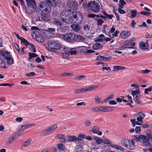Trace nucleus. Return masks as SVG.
I'll use <instances>...</instances> for the list:
<instances>
[{"label":"nucleus","instance_id":"4468645a","mask_svg":"<svg viewBox=\"0 0 152 152\" xmlns=\"http://www.w3.org/2000/svg\"><path fill=\"white\" fill-rule=\"evenodd\" d=\"M130 142V140L126 138L123 139L121 141V145L126 148H127L128 146V143Z\"/></svg>","mask_w":152,"mask_h":152},{"label":"nucleus","instance_id":"58836bf2","mask_svg":"<svg viewBox=\"0 0 152 152\" xmlns=\"http://www.w3.org/2000/svg\"><path fill=\"white\" fill-rule=\"evenodd\" d=\"M128 145L127 147V148L131 150H133L135 148V145H133L131 143V141L130 140V142L128 143Z\"/></svg>","mask_w":152,"mask_h":152},{"label":"nucleus","instance_id":"5fc2aeb1","mask_svg":"<svg viewBox=\"0 0 152 152\" xmlns=\"http://www.w3.org/2000/svg\"><path fill=\"white\" fill-rule=\"evenodd\" d=\"M85 77V76L84 75H80L77 76L75 77L74 78V79L77 80H81L83 78Z\"/></svg>","mask_w":152,"mask_h":152},{"label":"nucleus","instance_id":"774afa93","mask_svg":"<svg viewBox=\"0 0 152 152\" xmlns=\"http://www.w3.org/2000/svg\"><path fill=\"white\" fill-rule=\"evenodd\" d=\"M96 21H97V25H101L102 24L104 23V21L103 20L101 19H99V20H96Z\"/></svg>","mask_w":152,"mask_h":152},{"label":"nucleus","instance_id":"a211bd4d","mask_svg":"<svg viewBox=\"0 0 152 152\" xmlns=\"http://www.w3.org/2000/svg\"><path fill=\"white\" fill-rule=\"evenodd\" d=\"M73 24L71 26V27L72 29L75 32H78L80 29V26L78 25V24ZM80 23H79V24Z\"/></svg>","mask_w":152,"mask_h":152},{"label":"nucleus","instance_id":"7ed1b4c3","mask_svg":"<svg viewBox=\"0 0 152 152\" xmlns=\"http://www.w3.org/2000/svg\"><path fill=\"white\" fill-rule=\"evenodd\" d=\"M57 125L55 124L51 126L46 128L41 132V136H44L53 133L57 128Z\"/></svg>","mask_w":152,"mask_h":152},{"label":"nucleus","instance_id":"680f3d73","mask_svg":"<svg viewBox=\"0 0 152 152\" xmlns=\"http://www.w3.org/2000/svg\"><path fill=\"white\" fill-rule=\"evenodd\" d=\"M86 126L88 127L91 126V123L90 121L89 120H87L84 122Z\"/></svg>","mask_w":152,"mask_h":152},{"label":"nucleus","instance_id":"f03ea898","mask_svg":"<svg viewBox=\"0 0 152 152\" xmlns=\"http://www.w3.org/2000/svg\"><path fill=\"white\" fill-rule=\"evenodd\" d=\"M57 4L56 0H46V2L41 3L39 9L42 11L41 17L42 20L47 22L50 20V16L48 14L51 11V7H55Z\"/></svg>","mask_w":152,"mask_h":152},{"label":"nucleus","instance_id":"052dcab7","mask_svg":"<svg viewBox=\"0 0 152 152\" xmlns=\"http://www.w3.org/2000/svg\"><path fill=\"white\" fill-rule=\"evenodd\" d=\"M36 75L35 73L34 72H31L29 73H27L26 75L27 77H32Z\"/></svg>","mask_w":152,"mask_h":152},{"label":"nucleus","instance_id":"72a5a7b5","mask_svg":"<svg viewBox=\"0 0 152 152\" xmlns=\"http://www.w3.org/2000/svg\"><path fill=\"white\" fill-rule=\"evenodd\" d=\"M140 97V94L134 96V100L136 104H140V102L139 101V99Z\"/></svg>","mask_w":152,"mask_h":152},{"label":"nucleus","instance_id":"393cba45","mask_svg":"<svg viewBox=\"0 0 152 152\" xmlns=\"http://www.w3.org/2000/svg\"><path fill=\"white\" fill-rule=\"evenodd\" d=\"M113 108L110 107H102V112H109L113 110Z\"/></svg>","mask_w":152,"mask_h":152},{"label":"nucleus","instance_id":"f3484780","mask_svg":"<svg viewBox=\"0 0 152 152\" xmlns=\"http://www.w3.org/2000/svg\"><path fill=\"white\" fill-rule=\"evenodd\" d=\"M75 42H83L85 40V38L80 35L75 34Z\"/></svg>","mask_w":152,"mask_h":152},{"label":"nucleus","instance_id":"69168bd1","mask_svg":"<svg viewBox=\"0 0 152 152\" xmlns=\"http://www.w3.org/2000/svg\"><path fill=\"white\" fill-rule=\"evenodd\" d=\"M150 72V70L146 69L145 70H142L141 71L140 73L143 74H145L149 73Z\"/></svg>","mask_w":152,"mask_h":152},{"label":"nucleus","instance_id":"338daca9","mask_svg":"<svg viewBox=\"0 0 152 152\" xmlns=\"http://www.w3.org/2000/svg\"><path fill=\"white\" fill-rule=\"evenodd\" d=\"M110 141L107 139L102 140V142H103L105 144H110Z\"/></svg>","mask_w":152,"mask_h":152},{"label":"nucleus","instance_id":"bf43d9fd","mask_svg":"<svg viewBox=\"0 0 152 152\" xmlns=\"http://www.w3.org/2000/svg\"><path fill=\"white\" fill-rule=\"evenodd\" d=\"M31 141V139L28 140L27 141L24 142L23 146L25 147H26L28 145Z\"/></svg>","mask_w":152,"mask_h":152},{"label":"nucleus","instance_id":"f257e3e1","mask_svg":"<svg viewBox=\"0 0 152 152\" xmlns=\"http://www.w3.org/2000/svg\"><path fill=\"white\" fill-rule=\"evenodd\" d=\"M60 16L62 20L68 24L80 23L83 20L82 16L80 12H72L71 9L63 11Z\"/></svg>","mask_w":152,"mask_h":152},{"label":"nucleus","instance_id":"e2e57ef3","mask_svg":"<svg viewBox=\"0 0 152 152\" xmlns=\"http://www.w3.org/2000/svg\"><path fill=\"white\" fill-rule=\"evenodd\" d=\"M135 131L136 133L139 134L141 132L140 127V126H137L135 128Z\"/></svg>","mask_w":152,"mask_h":152},{"label":"nucleus","instance_id":"864d4df0","mask_svg":"<svg viewBox=\"0 0 152 152\" xmlns=\"http://www.w3.org/2000/svg\"><path fill=\"white\" fill-rule=\"evenodd\" d=\"M83 28L85 31H87L90 29V26L88 25H85L83 26Z\"/></svg>","mask_w":152,"mask_h":152},{"label":"nucleus","instance_id":"20e7f679","mask_svg":"<svg viewBox=\"0 0 152 152\" xmlns=\"http://www.w3.org/2000/svg\"><path fill=\"white\" fill-rule=\"evenodd\" d=\"M75 34L69 33L62 35V37L65 41L68 42H75Z\"/></svg>","mask_w":152,"mask_h":152},{"label":"nucleus","instance_id":"6e6d98bb","mask_svg":"<svg viewBox=\"0 0 152 152\" xmlns=\"http://www.w3.org/2000/svg\"><path fill=\"white\" fill-rule=\"evenodd\" d=\"M105 37L104 36L103 34H101L98 37L96 41L98 42H102L103 40V39L102 38H100V37H102L103 38H104Z\"/></svg>","mask_w":152,"mask_h":152},{"label":"nucleus","instance_id":"4d7b16f0","mask_svg":"<svg viewBox=\"0 0 152 152\" xmlns=\"http://www.w3.org/2000/svg\"><path fill=\"white\" fill-rule=\"evenodd\" d=\"M114 96V95L113 94H110L104 100V102H106L107 101H108L109 99H113Z\"/></svg>","mask_w":152,"mask_h":152},{"label":"nucleus","instance_id":"49530a36","mask_svg":"<svg viewBox=\"0 0 152 152\" xmlns=\"http://www.w3.org/2000/svg\"><path fill=\"white\" fill-rule=\"evenodd\" d=\"M21 42L24 44L26 46L29 45L30 43L29 42H28L27 40L26 39L22 38L21 39Z\"/></svg>","mask_w":152,"mask_h":152},{"label":"nucleus","instance_id":"2eb2a0df","mask_svg":"<svg viewBox=\"0 0 152 152\" xmlns=\"http://www.w3.org/2000/svg\"><path fill=\"white\" fill-rule=\"evenodd\" d=\"M0 54L1 55L4 57L5 59L9 57H11V55H10V52L8 51H1L0 52Z\"/></svg>","mask_w":152,"mask_h":152},{"label":"nucleus","instance_id":"3c124183","mask_svg":"<svg viewBox=\"0 0 152 152\" xmlns=\"http://www.w3.org/2000/svg\"><path fill=\"white\" fill-rule=\"evenodd\" d=\"M113 147L114 148H115L117 150H119L122 151H123L124 150V149L123 147H121L120 146L115 145H114Z\"/></svg>","mask_w":152,"mask_h":152},{"label":"nucleus","instance_id":"5701e85b","mask_svg":"<svg viewBox=\"0 0 152 152\" xmlns=\"http://www.w3.org/2000/svg\"><path fill=\"white\" fill-rule=\"evenodd\" d=\"M102 45L99 43L96 42L92 46L93 50H98L102 48Z\"/></svg>","mask_w":152,"mask_h":152},{"label":"nucleus","instance_id":"603ef678","mask_svg":"<svg viewBox=\"0 0 152 152\" xmlns=\"http://www.w3.org/2000/svg\"><path fill=\"white\" fill-rule=\"evenodd\" d=\"M29 45H30V50L31 51L36 52V51L34 46L30 43V44H29Z\"/></svg>","mask_w":152,"mask_h":152},{"label":"nucleus","instance_id":"412c9836","mask_svg":"<svg viewBox=\"0 0 152 152\" xmlns=\"http://www.w3.org/2000/svg\"><path fill=\"white\" fill-rule=\"evenodd\" d=\"M16 139L15 138V137L13 136V135L12 134L8 138L6 142V144L7 145H10Z\"/></svg>","mask_w":152,"mask_h":152},{"label":"nucleus","instance_id":"aec40b11","mask_svg":"<svg viewBox=\"0 0 152 152\" xmlns=\"http://www.w3.org/2000/svg\"><path fill=\"white\" fill-rule=\"evenodd\" d=\"M67 137H68L67 141L69 142H74L77 140V137L74 135H68Z\"/></svg>","mask_w":152,"mask_h":152},{"label":"nucleus","instance_id":"ea45409f","mask_svg":"<svg viewBox=\"0 0 152 152\" xmlns=\"http://www.w3.org/2000/svg\"><path fill=\"white\" fill-rule=\"evenodd\" d=\"M53 24L57 26H61L62 25L61 21L58 20H54L53 22Z\"/></svg>","mask_w":152,"mask_h":152},{"label":"nucleus","instance_id":"79ce46f5","mask_svg":"<svg viewBox=\"0 0 152 152\" xmlns=\"http://www.w3.org/2000/svg\"><path fill=\"white\" fill-rule=\"evenodd\" d=\"M83 93V92L82 88L76 89L73 91V93L75 94H79Z\"/></svg>","mask_w":152,"mask_h":152},{"label":"nucleus","instance_id":"0eeeda50","mask_svg":"<svg viewBox=\"0 0 152 152\" xmlns=\"http://www.w3.org/2000/svg\"><path fill=\"white\" fill-rule=\"evenodd\" d=\"M27 5L30 7L32 8L33 9H35L36 8V3L34 0H25Z\"/></svg>","mask_w":152,"mask_h":152},{"label":"nucleus","instance_id":"4c0bfd02","mask_svg":"<svg viewBox=\"0 0 152 152\" xmlns=\"http://www.w3.org/2000/svg\"><path fill=\"white\" fill-rule=\"evenodd\" d=\"M99 129V127L97 126H94L93 127L92 130L91 131L93 133L95 134L97 133Z\"/></svg>","mask_w":152,"mask_h":152},{"label":"nucleus","instance_id":"8fccbe9b","mask_svg":"<svg viewBox=\"0 0 152 152\" xmlns=\"http://www.w3.org/2000/svg\"><path fill=\"white\" fill-rule=\"evenodd\" d=\"M90 4L91 1L89 2L88 4L86 3H83V7L85 8H87L89 9Z\"/></svg>","mask_w":152,"mask_h":152},{"label":"nucleus","instance_id":"f704fd0d","mask_svg":"<svg viewBox=\"0 0 152 152\" xmlns=\"http://www.w3.org/2000/svg\"><path fill=\"white\" fill-rule=\"evenodd\" d=\"M58 148L61 151H65L66 150L65 146L62 143L57 144Z\"/></svg>","mask_w":152,"mask_h":152},{"label":"nucleus","instance_id":"dca6fc26","mask_svg":"<svg viewBox=\"0 0 152 152\" xmlns=\"http://www.w3.org/2000/svg\"><path fill=\"white\" fill-rule=\"evenodd\" d=\"M55 138L63 140L61 142L62 143H64L66 142V137L63 134H58Z\"/></svg>","mask_w":152,"mask_h":152},{"label":"nucleus","instance_id":"e433bc0d","mask_svg":"<svg viewBox=\"0 0 152 152\" xmlns=\"http://www.w3.org/2000/svg\"><path fill=\"white\" fill-rule=\"evenodd\" d=\"M91 110L93 112L95 111L96 112H98L100 111L102 112V107L92 108Z\"/></svg>","mask_w":152,"mask_h":152},{"label":"nucleus","instance_id":"1a4fd4ad","mask_svg":"<svg viewBox=\"0 0 152 152\" xmlns=\"http://www.w3.org/2000/svg\"><path fill=\"white\" fill-rule=\"evenodd\" d=\"M131 34L130 31H122L120 34V36L122 38H126L129 37Z\"/></svg>","mask_w":152,"mask_h":152},{"label":"nucleus","instance_id":"473e14b6","mask_svg":"<svg viewBox=\"0 0 152 152\" xmlns=\"http://www.w3.org/2000/svg\"><path fill=\"white\" fill-rule=\"evenodd\" d=\"M143 135H140L138 136L134 135V140L137 142H140L142 140V136Z\"/></svg>","mask_w":152,"mask_h":152},{"label":"nucleus","instance_id":"a19ab883","mask_svg":"<svg viewBox=\"0 0 152 152\" xmlns=\"http://www.w3.org/2000/svg\"><path fill=\"white\" fill-rule=\"evenodd\" d=\"M86 137V135L85 134H79L78 136L77 137V140L79 141H82L83 140H84Z\"/></svg>","mask_w":152,"mask_h":152},{"label":"nucleus","instance_id":"c756f323","mask_svg":"<svg viewBox=\"0 0 152 152\" xmlns=\"http://www.w3.org/2000/svg\"><path fill=\"white\" fill-rule=\"evenodd\" d=\"M75 49V48H70L68 49V52L71 55H75L77 53V52L76 50H73Z\"/></svg>","mask_w":152,"mask_h":152},{"label":"nucleus","instance_id":"ddd939ff","mask_svg":"<svg viewBox=\"0 0 152 152\" xmlns=\"http://www.w3.org/2000/svg\"><path fill=\"white\" fill-rule=\"evenodd\" d=\"M142 144L145 146H147L151 144V143L149 142V140L147 138V137L145 135H142Z\"/></svg>","mask_w":152,"mask_h":152},{"label":"nucleus","instance_id":"7c9ffc66","mask_svg":"<svg viewBox=\"0 0 152 152\" xmlns=\"http://www.w3.org/2000/svg\"><path fill=\"white\" fill-rule=\"evenodd\" d=\"M131 15L130 18H134L137 15V12L136 10H132L130 12Z\"/></svg>","mask_w":152,"mask_h":152},{"label":"nucleus","instance_id":"4be33fe9","mask_svg":"<svg viewBox=\"0 0 152 152\" xmlns=\"http://www.w3.org/2000/svg\"><path fill=\"white\" fill-rule=\"evenodd\" d=\"M124 45L125 46H128L131 45H135V43L134 42H133L132 40H128L124 41Z\"/></svg>","mask_w":152,"mask_h":152},{"label":"nucleus","instance_id":"a18cd8bd","mask_svg":"<svg viewBox=\"0 0 152 152\" xmlns=\"http://www.w3.org/2000/svg\"><path fill=\"white\" fill-rule=\"evenodd\" d=\"M76 150L77 152L83 151V146L81 145H78L76 146Z\"/></svg>","mask_w":152,"mask_h":152},{"label":"nucleus","instance_id":"bb28decb","mask_svg":"<svg viewBox=\"0 0 152 152\" xmlns=\"http://www.w3.org/2000/svg\"><path fill=\"white\" fill-rule=\"evenodd\" d=\"M113 71H117L119 70H125L126 68L125 67L119 66H114Z\"/></svg>","mask_w":152,"mask_h":152},{"label":"nucleus","instance_id":"c85d7f7f","mask_svg":"<svg viewBox=\"0 0 152 152\" xmlns=\"http://www.w3.org/2000/svg\"><path fill=\"white\" fill-rule=\"evenodd\" d=\"M6 59L7 60V63L8 65H11L14 63V60L12 58V56L11 57H9Z\"/></svg>","mask_w":152,"mask_h":152},{"label":"nucleus","instance_id":"cd10ccee","mask_svg":"<svg viewBox=\"0 0 152 152\" xmlns=\"http://www.w3.org/2000/svg\"><path fill=\"white\" fill-rule=\"evenodd\" d=\"M5 61L4 59L0 58V68H7V67L5 66Z\"/></svg>","mask_w":152,"mask_h":152},{"label":"nucleus","instance_id":"c9c22d12","mask_svg":"<svg viewBox=\"0 0 152 152\" xmlns=\"http://www.w3.org/2000/svg\"><path fill=\"white\" fill-rule=\"evenodd\" d=\"M60 31L61 32H65L66 31L68 30L69 28L67 26H60L59 28Z\"/></svg>","mask_w":152,"mask_h":152},{"label":"nucleus","instance_id":"39448f33","mask_svg":"<svg viewBox=\"0 0 152 152\" xmlns=\"http://www.w3.org/2000/svg\"><path fill=\"white\" fill-rule=\"evenodd\" d=\"M48 45L50 48L55 50H59L61 48V44L57 41H50L48 42Z\"/></svg>","mask_w":152,"mask_h":152},{"label":"nucleus","instance_id":"37998d69","mask_svg":"<svg viewBox=\"0 0 152 152\" xmlns=\"http://www.w3.org/2000/svg\"><path fill=\"white\" fill-rule=\"evenodd\" d=\"M28 54L29 55V57L28 58V59L29 60L31 59L32 58H35L38 56V55L37 54L34 53H31L30 52H29Z\"/></svg>","mask_w":152,"mask_h":152},{"label":"nucleus","instance_id":"c03bdc74","mask_svg":"<svg viewBox=\"0 0 152 152\" xmlns=\"http://www.w3.org/2000/svg\"><path fill=\"white\" fill-rule=\"evenodd\" d=\"M36 40L40 42H44L45 39L43 37H42V36L39 37L38 36V37H36Z\"/></svg>","mask_w":152,"mask_h":152},{"label":"nucleus","instance_id":"f8f14e48","mask_svg":"<svg viewBox=\"0 0 152 152\" xmlns=\"http://www.w3.org/2000/svg\"><path fill=\"white\" fill-rule=\"evenodd\" d=\"M99 87L98 86H90L85 88H83V92L86 91H90L94 89L97 88Z\"/></svg>","mask_w":152,"mask_h":152},{"label":"nucleus","instance_id":"9d476101","mask_svg":"<svg viewBox=\"0 0 152 152\" xmlns=\"http://www.w3.org/2000/svg\"><path fill=\"white\" fill-rule=\"evenodd\" d=\"M111 57L110 56H108L106 57H104V56H99L97 57L96 60L98 61H104L110 60L111 59Z\"/></svg>","mask_w":152,"mask_h":152},{"label":"nucleus","instance_id":"9b49d317","mask_svg":"<svg viewBox=\"0 0 152 152\" xmlns=\"http://www.w3.org/2000/svg\"><path fill=\"white\" fill-rule=\"evenodd\" d=\"M99 87L98 86H90L85 88H83V92L86 91H90L94 89L97 88Z\"/></svg>","mask_w":152,"mask_h":152},{"label":"nucleus","instance_id":"6e6552de","mask_svg":"<svg viewBox=\"0 0 152 152\" xmlns=\"http://www.w3.org/2000/svg\"><path fill=\"white\" fill-rule=\"evenodd\" d=\"M69 7L70 9L74 10H76L78 7L77 2L76 1H72L69 4Z\"/></svg>","mask_w":152,"mask_h":152},{"label":"nucleus","instance_id":"6ab92c4d","mask_svg":"<svg viewBox=\"0 0 152 152\" xmlns=\"http://www.w3.org/2000/svg\"><path fill=\"white\" fill-rule=\"evenodd\" d=\"M139 47L140 48L143 50L148 49V46L146 44L142 41H141L139 44Z\"/></svg>","mask_w":152,"mask_h":152},{"label":"nucleus","instance_id":"de8ad7c7","mask_svg":"<svg viewBox=\"0 0 152 152\" xmlns=\"http://www.w3.org/2000/svg\"><path fill=\"white\" fill-rule=\"evenodd\" d=\"M95 102L97 104H99L100 102L103 103V101L101 102L100 98L98 96H95L94 97Z\"/></svg>","mask_w":152,"mask_h":152},{"label":"nucleus","instance_id":"13d9d810","mask_svg":"<svg viewBox=\"0 0 152 152\" xmlns=\"http://www.w3.org/2000/svg\"><path fill=\"white\" fill-rule=\"evenodd\" d=\"M152 90V86H150L149 87L145 88V94H148V91H151Z\"/></svg>","mask_w":152,"mask_h":152},{"label":"nucleus","instance_id":"0e129e2a","mask_svg":"<svg viewBox=\"0 0 152 152\" xmlns=\"http://www.w3.org/2000/svg\"><path fill=\"white\" fill-rule=\"evenodd\" d=\"M140 13L141 15H147V16L151 14V13L150 12H144V11L141 12H140Z\"/></svg>","mask_w":152,"mask_h":152},{"label":"nucleus","instance_id":"2f4dec72","mask_svg":"<svg viewBox=\"0 0 152 152\" xmlns=\"http://www.w3.org/2000/svg\"><path fill=\"white\" fill-rule=\"evenodd\" d=\"M140 94V91L139 89H137L135 90H133L131 91V95L134 97V96Z\"/></svg>","mask_w":152,"mask_h":152},{"label":"nucleus","instance_id":"09e8293b","mask_svg":"<svg viewBox=\"0 0 152 152\" xmlns=\"http://www.w3.org/2000/svg\"><path fill=\"white\" fill-rule=\"evenodd\" d=\"M94 139L96 141V143L98 144H100L102 142V140L97 137H95Z\"/></svg>","mask_w":152,"mask_h":152},{"label":"nucleus","instance_id":"423d86ee","mask_svg":"<svg viewBox=\"0 0 152 152\" xmlns=\"http://www.w3.org/2000/svg\"><path fill=\"white\" fill-rule=\"evenodd\" d=\"M100 7L99 3L96 1H91V4L89 9L93 12L97 13L99 11Z\"/></svg>","mask_w":152,"mask_h":152},{"label":"nucleus","instance_id":"b1692460","mask_svg":"<svg viewBox=\"0 0 152 152\" xmlns=\"http://www.w3.org/2000/svg\"><path fill=\"white\" fill-rule=\"evenodd\" d=\"M35 125L36 124H31L22 125L21 126V128H23L22 129L23 131L26 129L31 127L33 126H35Z\"/></svg>","mask_w":152,"mask_h":152},{"label":"nucleus","instance_id":"a878e982","mask_svg":"<svg viewBox=\"0 0 152 152\" xmlns=\"http://www.w3.org/2000/svg\"><path fill=\"white\" fill-rule=\"evenodd\" d=\"M23 133V130L22 129L20 130L17 132L14 133L13 135V136L15 137V139H17L19 136L21 135Z\"/></svg>","mask_w":152,"mask_h":152}]
</instances>
